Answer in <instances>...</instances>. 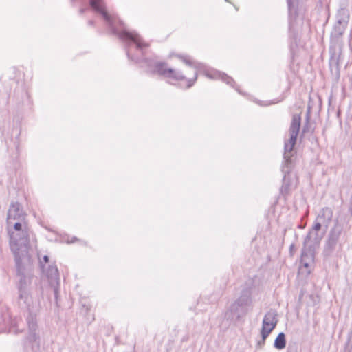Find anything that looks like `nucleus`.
<instances>
[{"label":"nucleus","mask_w":352,"mask_h":352,"mask_svg":"<svg viewBox=\"0 0 352 352\" xmlns=\"http://www.w3.org/2000/svg\"><path fill=\"white\" fill-rule=\"evenodd\" d=\"M70 2L73 6L88 3L89 8L101 16L109 33L121 41L128 60L141 65L147 74L175 81L186 80V85L184 87L186 89L191 88L196 82L197 72L194 73L192 78H188L181 70L169 67L166 61L160 60L156 54H150L148 52L150 44L135 31L129 30L117 15L109 12L104 0H70Z\"/></svg>","instance_id":"obj_1"},{"label":"nucleus","mask_w":352,"mask_h":352,"mask_svg":"<svg viewBox=\"0 0 352 352\" xmlns=\"http://www.w3.org/2000/svg\"><path fill=\"white\" fill-rule=\"evenodd\" d=\"M301 118L299 115H294L289 127V139L285 142L283 162L281 166V171L283 174V184L280 188L282 195L289 194L291 188L296 186L298 177L294 170L296 155L293 153L294 147L296 143L300 131Z\"/></svg>","instance_id":"obj_2"},{"label":"nucleus","mask_w":352,"mask_h":352,"mask_svg":"<svg viewBox=\"0 0 352 352\" xmlns=\"http://www.w3.org/2000/svg\"><path fill=\"white\" fill-rule=\"evenodd\" d=\"M178 58L181 60L184 64L186 65L193 67L195 69V72L203 74L207 78L212 80H221L223 82L226 83L228 85L234 88L239 94L241 95H245L243 92H242L239 87L236 85L234 80L232 77L228 76L227 74L208 67L204 63L197 62L192 59V58L186 54H178L177 55Z\"/></svg>","instance_id":"obj_3"},{"label":"nucleus","mask_w":352,"mask_h":352,"mask_svg":"<svg viewBox=\"0 0 352 352\" xmlns=\"http://www.w3.org/2000/svg\"><path fill=\"white\" fill-rule=\"evenodd\" d=\"M343 20L339 19L333 25L330 36L329 47V67L331 72H336L338 78L340 76V60L342 54V36L344 33L346 26L342 25Z\"/></svg>","instance_id":"obj_4"},{"label":"nucleus","mask_w":352,"mask_h":352,"mask_svg":"<svg viewBox=\"0 0 352 352\" xmlns=\"http://www.w3.org/2000/svg\"><path fill=\"white\" fill-rule=\"evenodd\" d=\"M23 302L27 304L29 314L26 321L28 324V333L25 337V342L32 348L34 352H40L41 337L37 321L38 308L37 307H30L28 300V294L23 290Z\"/></svg>","instance_id":"obj_5"},{"label":"nucleus","mask_w":352,"mask_h":352,"mask_svg":"<svg viewBox=\"0 0 352 352\" xmlns=\"http://www.w3.org/2000/svg\"><path fill=\"white\" fill-rule=\"evenodd\" d=\"M9 247L14 256L15 263L14 274L19 291V299H22V234L10 232L9 235Z\"/></svg>","instance_id":"obj_6"},{"label":"nucleus","mask_w":352,"mask_h":352,"mask_svg":"<svg viewBox=\"0 0 352 352\" xmlns=\"http://www.w3.org/2000/svg\"><path fill=\"white\" fill-rule=\"evenodd\" d=\"M254 289L253 282L246 283L241 292L239 296L230 305L226 316L231 315L236 316L239 319L241 316L245 315L248 311V307L252 302V292Z\"/></svg>","instance_id":"obj_7"},{"label":"nucleus","mask_w":352,"mask_h":352,"mask_svg":"<svg viewBox=\"0 0 352 352\" xmlns=\"http://www.w3.org/2000/svg\"><path fill=\"white\" fill-rule=\"evenodd\" d=\"M344 231V225L338 219L334 220L333 226L330 229L325 241L322 254L324 257L331 256L336 251L340 236Z\"/></svg>","instance_id":"obj_8"},{"label":"nucleus","mask_w":352,"mask_h":352,"mask_svg":"<svg viewBox=\"0 0 352 352\" xmlns=\"http://www.w3.org/2000/svg\"><path fill=\"white\" fill-rule=\"evenodd\" d=\"M289 16V43L291 54L293 56L298 48L300 37L297 31L293 27L292 19L297 16L298 0H287Z\"/></svg>","instance_id":"obj_9"},{"label":"nucleus","mask_w":352,"mask_h":352,"mask_svg":"<svg viewBox=\"0 0 352 352\" xmlns=\"http://www.w3.org/2000/svg\"><path fill=\"white\" fill-rule=\"evenodd\" d=\"M6 331L17 335L21 331L16 326V319L11 318L7 306L0 303V333Z\"/></svg>","instance_id":"obj_10"},{"label":"nucleus","mask_w":352,"mask_h":352,"mask_svg":"<svg viewBox=\"0 0 352 352\" xmlns=\"http://www.w3.org/2000/svg\"><path fill=\"white\" fill-rule=\"evenodd\" d=\"M278 323L277 312L270 309L264 316L262 321L261 334L270 335Z\"/></svg>","instance_id":"obj_11"},{"label":"nucleus","mask_w":352,"mask_h":352,"mask_svg":"<svg viewBox=\"0 0 352 352\" xmlns=\"http://www.w3.org/2000/svg\"><path fill=\"white\" fill-rule=\"evenodd\" d=\"M315 258V247L314 245L305 243L301 250L300 265L308 268L311 263H314Z\"/></svg>","instance_id":"obj_12"},{"label":"nucleus","mask_w":352,"mask_h":352,"mask_svg":"<svg viewBox=\"0 0 352 352\" xmlns=\"http://www.w3.org/2000/svg\"><path fill=\"white\" fill-rule=\"evenodd\" d=\"M333 211L331 208L324 207L321 208L316 217V219L323 223L327 229L332 221Z\"/></svg>","instance_id":"obj_13"},{"label":"nucleus","mask_w":352,"mask_h":352,"mask_svg":"<svg viewBox=\"0 0 352 352\" xmlns=\"http://www.w3.org/2000/svg\"><path fill=\"white\" fill-rule=\"evenodd\" d=\"M21 216L22 210L20 209L19 203H12L8 211L6 223H12V221L21 220Z\"/></svg>","instance_id":"obj_14"},{"label":"nucleus","mask_w":352,"mask_h":352,"mask_svg":"<svg viewBox=\"0 0 352 352\" xmlns=\"http://www.w3.org/2000/svg\"><path fill=\"white\" fill-rule=\"evenodd\" d=\"M43 274L47 276L50 284H56V282H60L59 272L58 267L55 263H51L48 265L47 268L44 267Z\"/></svg>","instance_id":"obj_15"},{"label":"nucleus","mask_w":352,"mask_h":352,"mask_svg":"<svg viewBox=\"0 0 352 352\" xmlns=\"http://www.w3.org/2000/svg\"><path fill=\"white\" fill-rule=\"evenodd\" d=\"M322 225H323V223H322L320 221H318L316 219V221H315L314 225L312 226V228L309 230L307 236H305V238L304 239L305 244L309 243V241L311 240L313 234L314 235L315 241H318L320 239V238H319V236H318V232L321 230Z\"/></svg>","instance_id":"obj_16"},{"label":"nucleus","mask_w":352,"mask_h":352,"mask_svg":"<svg viewBox=\"0 0 352 352\" xmlns=\"http://www.w3.org/2000/svg\"><path fill=\"white\" fill-rule=\"evenodd\" d=\"M60 242L62 243H65L67 244H72V243H74L76 242H78L79 243L80 245H83V246H87V242L84 241V240H82L80 239H78V237L76 236H70L67 234H61L60 236Z\"/></svg>","instance_id":"obj_17"},{"label":"nucleus","mask_w":352,"mask_h":352,"mask_svg":"<svg viewBox=\"0 0 352 352\" xmlns=\"http://www.w3.org/2000/svg\"><path fill=\"white\" fill-rule=\"evenodd\" d=\"M34 109V102L28 91H25L23 96V114L31 113Z\"/></svg>","instance_id":"obj_18"},{"label":"nucleus","mask_w":352,"mask_h":352,"mask_svg":"<svg viewBox=\"0 0 352 352\" xmlns=\"http://www.w3.org/2000/svg\"><path fill=\"white\" fill-rule=\"evenodd\" d=\"M7 224V230L8 235H10V232L13 233H21L22 234V223L21 220L12 221V223Z\"/></svg>","instance_id":"obj_19"},{"label":"nucleus","mask_w":352,"mask_h":352,"mask_svg":"<svg viewBox=\"0 0 352 352\" xmlns=\"http://www.w3.org/2000/svg\"><path fill=\"white\" fill-rule=\"evenodd\" d=\"M286 346V338L285 334L283 332H280L276 336L274 342V347L276 349L281 350Z\"/></svg>","instance_id":"obj_20"},{"label":"nucleus","mask_w":352,"mask_h":352,"mask_svg":"<svg viewBox=\"0 0 352 352\" xmlns=\"http://www.w3.org/2000/svg\"><path fill=\"white\" fill-rule=\"evenodd\" d=\"M53 288L54 296L55 300V304L56 307L58 308L60 307L59 300H60V282H56V284L51 285Z\"/></svg>","instance_id":"obj_21"},{"label":"nucleus","mask_w":352,"mask_h":352,"mask_svg":"<svg viewBox=\"0 0 352 352\" xmlns=\"http://www.w3.org/2000/svg\"><path fill=\"white\" fill-rule=\"evenodd\" d=\"M25 212H23V248H28L30 245V239L28 230L26 228V223L25 221Z\"/></svg>","instance_id":"obj_22"},{"label":"nucleus","mask_w":352,"mask_h":352,"mask_svg":"<svg viewBox=\"0 0 352 352\" xmlns=\"http://www.w3.org/2000/svg\"><path fill=\"white\" fill-rule=\"evenodd\" d=\"M39 267L42 272H44L45 264L49 263L50 257L47 255H44L42 258H39Z\"/></svg>","instance_id":"obj_23"},{"label":"nucleus","mask_w":352,"mask_h":352,"mask_svg":"<svg viewBox=\"0 0 352 352\" xmlns=\"http://www.w3.org/2000/svg\"><path fill=\"white\" fill-rule=\"evenodd\" d=\"M309 120H310L309 109H308V111L306 115V122L302 127V133H305L308 131L309 126Z\"/></svg>","instance_id":"obj_24"},{"label":"nucleus","mask_w":352,"mask_h":352,"mask_svg":"<svg viewBox=\"0 0 352 352\" xmlns=\"http://www.w3.org/2000/svg\"><path fill=\"white\" fill-rule=\"evenodd\" d=\"M261 340L258 341V342H257V347H259V348H262L265 345V340L267 338V337L269 336V335L267 334L265 336H263V334H261Z\"/></svg>","instance_id":"obj_25"},{"label":"nucleus","mask_w":352,"mask_h":352,"mask_svg":"<svg viewBox=\"0 0 352 352\" xmlns=\"http://www.w3.org/2000/svg\"><path fill=\"white\" fill-rule=\"evenodd\" d=\"M280 101V100H276V99H275V100H272L271 102H269V103H267V104H265V105L272 104H276V103L279 102ZM262 102H258V104H259L260 105H264V104H263Z\"/></svg>","instance_id":"obj_26"},{"label":"nucleus","mask_w":352,"mask_h":352,"mask_svg":"<svg viewBox=\"0 0 352 352\" xmlns=\"http://www.w3.org/2000/svg\"><path fill=\"white\" fill-rule=\"evenodd\" d=\"M88 10H89V8H87V7H82L79 10V13H80V14H82Z\"/></svg>","instance_id":"obj_27"},{"label":"nucleus","mask_w":352,"mask_h":352,"mask_svg":"<svg viewBox=\"0 0 352 352\" xmlns=\"http://www.w3.org/2000/svg\"><path fill=\"white\" fill-rule=\"evenodd\" d=\"M294 248L295 246L294 243L291 244L289 246V254L291 256H293L294 254Z\"/></svg>","instance_id":"obj_28"},{"label":"nucleus","mask_w":352,"mask_h":352,"mask_svg":"<svg viewBox=\"0 0 352 352\" xmlns=\"http://www.w3.org/2000/svg\"><path fill=\"white\" fill-rule=\"evenodd\" d=\"M94 23H95V22H94V20H89V21H88V25H94Z\"/></svg>","instance_id":"obj_29"},{"label":"nucleus","mask_w":352,"mask_h":352,"mask_svg":"<svg viewBox=\"0 0 352 352\" xmlns=\"http://www.w3.org/2000/svg\"><path fill=\"white\" fill-rule=\"evenodd\" d=\"M45 228L48 230V231H52V230L50 228H48L47 227H45Z\"/></svg>","instance_id":"obj_30"}]
</instances>
